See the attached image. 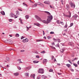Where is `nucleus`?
<instances>
[{"label":"nucleus","instance_id":"28","mask_svg":"<svg viewBox=\"0 0 79 79\" xmlns=\"http://www.w3.org/2000/svg\"><path fill=\"white\" fill-rule=\"evenodd\" d=\"M29 15H27L25 16L26 19H29Z\"/></svg>","mask_w":79,"mask_h":79},{"label":"nucleus","instance_id":"24","mask_svg":"<svg viewBox=\"0 0 79 79\" xmlns=\"http://www.w3.org/2000/svg\"><path fill=\"white\" fill-rule=\"evenodd\" d=\"M55 47H59V48H60V45L59 44H58L56 45Z\"/></svg>","mask_w":79,"mask_h":79},{"label":"nucleus","instance_id":"59","mask_svg":"<svg viewBox=\"0 0 79 79\" xmlns=\"http://www.w3.org/2000/svg\"><path fill=\"white\" fill-rule=\"evenodd\" d=\"M43 35H44L45 34V32H44V31H43Z\"/></svg>","mask_w":79,"mask_h":79},{"label":"nucleus","instance_id":"3","mask_svg":"<svg viewBox=\"0 0 79 79\" xmlns=\"http://www.w3.org/2000/svg\"><path fill=\"white\" fill-rule=\"evenodd\" d=\"M48 18L47 20H52L53 19V16L51 15L48 16Z\"/></svg>","mask_w":79,"mask_h":79},{"label":"nucleus","instance_id":"62","mask_svg":"<svg viewBox=\"0 0 79 79\" xmlns=\"http://www.w3.org/2000/svg\"><path fill=\"white\" fill-rule=\"evenodd\" d=\"M9 36H10V37H12V35H10Z\"/></svg>","mask_w":79,"mask_h":79},{"label":"nucleus","instance_id":"55","mask_svg":"<svg viewBox=\"0 0 79 79\" xmlns=\"http://www.w3.org/2000/svg\"><path fill=\"white\" fill-rule=\"evenodd\" d=\"M48 39H50V36H48Z\"/></svg>","mask_w":79,"mask_h":79},{"label":"nucleus","instance_id":"43","mask_svg":"<svg viewBox=\"0 0 79 79\" xmlns=\"http://www.w3.org/2000/svg\"><path fill=\"white\" fill-rule=\"evenodd\" d=\"M41 41H42V40H36V42H40Z\"/></svg>","mask_w":79,"mask_h":79},{"label":"nucleus","instance_id":"33","mask_svg":"<svg viewBox=\"0 0 79 79\" xmlns=\"http://www.w3.org/2000/svg\"><path fill=\"white\" fill-rule=\"evenodd\" d=\"M77 59H78L77 57H76L74 59H73L72 60V61H75V60H77Z\"/></svg>","mask_w":79,"mask_h":79},{"label":"nucleus","instance_id":"47","mask_svg":"<svg viewBox=\"0 0 79 79\" xmlns=\"http://www.w3.org/2000/svg\"><path fill=\"white\" fill-rule=\"evenodd\" d=\"M21 52H24V50H21L20 51Z\"/></svg>","mask_w":79,"mask_h":79},{"label":"nucleus","instance_id":"26","mask_svg":"<svg viewBox=\"0 0 79 79\" xmlns=\"http://www.w3.org/2000/svg\"><path fill=\"white\" fill-rule=\"evenodd\" d=\"M66 65L67 66H68V68H69V67L71 66V65L69 64H67Z\"/></svg>","mask_w":79,"mask_h":79},{"label":"nucleus","instance_id":"57","mask_svg":"<svg viewBox=\"0 0 79 79\" xmlns=\"http://www.w3.org/2000/svg\"><path fill=\"white\" fill-rule=\"evenodd\" d=\"M14 28H17V27H16V26H15L14 27Z\"/></svg>","mask_w":79,"mask_h":79},{"label":"nucleus","instance_id":"6","mask_svg":"<svg viewBox=\"0 0 79 79\" xmlns=\"http://www.w3.org/2000/svg\"><path fill=\"white\" fill-rule=\"evenodd\" d=\"M35 18H36L37 19H39V20H41V18H40L39 17V16L37 15H35Z\"/></svg>","mask_w":79,"mask_h":79},{"label":"nucleus","instance_id":"32","mask_svg":"<svg viewBox=\"0 0 79 79\" xmlns=\"http://www.w3.org/2000/svg\"><path fill=\"white\" fill-rule=\"evenodd\" d=\"M74 66H75L76 67H77V64L75 63L73 64Z\"/></svg>","mask_w":79,"mask_h":79},{"label":"nucleus","instance_id":"27","mask_svg":"<svg viewBox=\"0 0 79 79\" xmlns=\"http://www.w3.org/2000/svg\"><path fill=\"white\" fill-rule=\"evenodd\" d=\"M20 22L21 24H23V20H20Z\"/></svg>","mask_w":79,"mask_h":79},{"label":"nucleus","instance_id":"39","mask_svg":"<svg viewBox=\"0 0 79 79\" xmlns=\"http://www.w3.org/2000/svg\"><path fill=\"white\" fill-rule=\"evenodd\" d=\"M45 52L44 51H43L41 52V53H45Z\"/></svg>","mask_w":79,"mask_h":79},{"label":"nucleus","instance_id":"30","mask_svg":"<svg viewBox=\"0 0 79 79\" xmlns=\"http://www.w3.org/2000/svg\"><path fill=\"white\" fill-rule=\"evenodd\" d=\"M16 37H19V35L18 34H16L15 35Z\"/></svg>","mask_w":79,"mask_h":79},{"label":"nucleus","instance_id":"35","mask_svg":"<svg viewBox=\"0 0 79 79\" xmlns=\"http://www.w3.org/2000/svg\"><path fill=\"white\" fill-rule=\"evenodd\" d=\"M73 26V23H72L70 24V26L69 27H71Z\"/></svg>","mask_w":79,"mask_h":79},{"label":"nucleus","instance_id":"15","mask_svg":"<svg viewBox=\"0 0 79 79\" xmlns=\"http://www.w3.org/2000/svg\"><path fill=\"white\" fill-rule=\"evenodd\" d=\"M1 13L2 15H5V12L4 11H1Z\"/></svg>","mask_w":79,"mask_h":79},{"label":"nucleus","instance_id":"29","mask_svg":"<svg viewBox=\"0 0 79 79\" xmlns=\"http://www.w3.org/2000/svg\"><path fill=\"white\" fill-rule=\"evenodd\" d=\"M66 6H67V9H69V6L68 5V4L66 5Z\"/></svg>","mask_w":79,"mask_h":79},{"label":"nucleus","instance_id":"37","mask_svg":"<svg viewBox=\"0 0 79 79\" xmlns=\"http://www.w3.org/2000/svg\"><path fill=\"white\" fill-rule=\"evenodd\" d=\"M23 5H26V6H27V4H26V3H25V2H23Z\"/></svg>","mask_w":79,"mask_h":79},{"label":"nucleus","instance_id":"46","mask_svg":"<svg viewBox=\"0 0 79 79\" xmlns=\"http://www.w3.org/2000/svg\"><path fill=\"white\" fill-rule=\"evenodd\" d=\"M27 27V31H29V27Z\"/></svg>","mask_w":79,"mask_h":79},{"label":"nucleus","instance_id":"14","mask_svg":"<svg viewBox=\"0 0 79 79\" xmlns=\"http://www.w3.org/2000/svg\"><path fill=\"white\" fill-rule=\"evenodd\" d=\"M44 3L47 4V5H49L50 4V2L49 1H45L44 2Z\"/></svg>","mask_w":79,"mask_h":79},{"label":"nucleus","instance_id":"51","mask_svg":"<svg viewBox=\"0 0 79 79\" xmlns=\"http://www.w3.org/2000/svg\"><path fill=\"white\" fill-rule=\"evenodd\" d=\"M35 53H37V54H39V52H36Z\"/></svg>","mask_w":79,"mask_h":79},{"label":"nucleus","instance_id":"19","mask_svg":"<svg viewBox=\"0 0 79 79\" xmlns=\"http://www.w3.org/2000/svg\"><path fill=\"white\" fill-rule=\"evenodd\" d=\"M44 12L45 13H46L47 14H48V15H51V14H50V13H49V12H48L45 11Z\"/></svg>","mask_w":79,"mask_h":79},{"label":"nucleus","instance_id":"63","mask_svg":"<svg viewBox=\"0 0 79 79\" xmlns=\"http://www.w3.org/2000/svg\"><path fill=\"white\" fill-rule=\"evenodd\" d=\"M19 11H22V10L21 9H19Z\"/></svg>","mask_w":79,"mask_h":79},{"label":"nucleus","instance_id":"8","mask_svg":"<svg viewBox=\"0 0 79 79\" xmlns=\"http://www.w3.org/2000/svg\"><path fill=\"white\" fill-rule=\"evenodd\" d=\"M53 40H54V41H55L56 42L57 41H58V42H60V39L54 38Z\"/></svg>","mask_w":79,"mask_h":79},{"label":"nucleus","instance_id":"58","mask_svg":"<svg viewBox=\"0 0 79 79\" xmlns=\"http://www.w3.org/2000/svg\"><path fill=\"white\" fill-rule=\"evenodd\" d=\"M7 68H8L9 67H10V66L8 65V64L7 65Z\"/></svg>","mask_w":79,"mask_h":79},{"label":"nucleus","instance_id":"61","mask_svg":"<svg viewBox=\"0 0 79 79\" xmlns=\"http://www.w3.org/2000/svg\"><path fill=\"white\" fill-rule=\"evenodd\" d=\"M57 65H58V66H60L61 65L60 64H57Z\"/></svg>","mask_w":79,"mask_h":79},{"label":"nucleus","instance_id":"10","mask_svg":"<svg viewBox=\"0 0 79 79\" xmlns=\"http://www.w3.org/2000/svg\"><path fill=\"white\" fill-rule=\"evenodd\" d=\"M65 50V48H62V49H61L60 50V52H62V53H63V52H64V50Z\"/></svg>","mask_w":79,"mask_h":79},{"label":"nucleus","instance_id":"56","mask_svg":"<svg viewBox=\"0 0 79 79\" xmlns=\"http://www.w3.org/2000/svg\"><path fill=\"white\" fill-rule=\"evenodd\" d=\"M57 23L58 24H59V23H59V20H57Z\"/></svg>","mask_w":79,"mask_h":79},{"label":"nucleus","instance_id":"36","mask_svg":"<svg viewBox=\"0 0 79 79\" xmlns=\"http://www.w3.org/2000/svg\"><path fill=\"white\" fill-rule=\"evenodd\" d=\"M50 34H55V33H54V32H50Z\"/></svg>","mask_w":79,"mask_h":79},{"label":"nucleus","instance_id":"42","mask_svg":"<svg viewBox=\"0 0 79 79\" xmlns=\"http://www.w3.org/2000/svg\"><path fill=\"white\" fill-rule=\"evenodd\" d=\"M38 4L37 5H40L41 3L40 2H38L37 3Z\"/></svg>","mask_w":79,"mask_h":79},{"label":"nucleus","instance_id":"5","mask_svg":"<svg viewBox=\"0 0 79 79\" xmlns=\"http://www.w3.org/2000/svg\"><path fill=\"white\" fill-rule=\"evenodd\" d=\"M10 17H14L15 18H17V17H16V16L15 15H14V14L11 13L10 14Z\"/></svg>","mask_w":79,"mask_h":79},{"label":"nucleus","instance_id":"1","mask_svg":"<svg viewBox=\"0 0 79 79\" xmlns=\"http://www.w3.org/2000/svg\"><path fill=\"white\" fill-rule=\"evenodd\" d=\"M69 5H70L71 7L73 8H75V6H76L75 4L73 2H71L69 3Z\"/></svg>","mask_w":79,"mask_h":79},{"label":"nucleus","instance_id":"49","mask_svg":"<svg viewBox=\"0 0 79 79\" xmlns=\"http://www.w3.org/2000/svg\"><path fill=\"white\" fill-rule=\"evenodd\" d=\"M58 74L59 75H61V73H58Z\"/></svg>","mask_w":79,"mask_h":79},{"label":"nucleus","instance_id":"13","mask_svg":"<svg viewBox=\"0 0 79 79\" xmlns=\"http://www.w3.org/2000/svg\"><path fill=\"white\" fill-rule=\"evenodd\" d=\"M47 62V60L46 59H44L43 60V63H46V62Z\"/></svg>","mask_w":79,"mask_h":79},{"label":"nucleus","instance_id":"41","mask_svg":"<svg viewBox=\"0 0 79 79\" xmlns=\"http://www.w3.org/2000/svg\"><path fill=\"white\" fill-rule=\"evenodd\" d=\"M53 59H54V56H52V60H53Z\"/></svg>","mask_w":79,"mask_h":79},{"label":"nucleus","instance_id":"48","mask_svg":"<svg viewBox=\"0 0 79 79\" xmlns=\"http://www.w3.org/2000/svg\"><path fill=\"white\" fill-rule=\"evenodd\" d=\"M24 37L23 36H22V37L21 38V39H24Z\"/></svg>","mask_w":79,"mask_h":79},{"label":"nucleus","instance_id":"50","mask_svg":"<svg viewBox=\"0 0 79 79\" xmlns=\"http://www.w3.org/2000/svg\"><path fill=\"white\" fill-rule=\"evenodd\" d=\"M52 45H55V43H52Z\"/></svg>","mask_w":79,"mask_h":79},{"label":"nucleus","instance_id":"38","mask_svg":"<svg viewBox=\"0 0 79 79\" xmlns=\"http://www.w3.org/2000/svg\"><path fill=\"white\" fill-rule=\"evenodd\" d=\"M36 58H39L40 57L39 56H36Z\"/></svg>","mask_w":79,"mask_h":79},{"label":"nucleus","instance_id":"34","mask_svg":"<svg viewBox=\"0 0 79 79\" xmlns=\"http://www.w3.org/2000/svg\"><path fill=\"white\" fill-rule=\"evenodd\" d=\"M53 70L52 69H51L49 70V72H53Z\"/></svg>","mask_w":79,"mask_h":79},{"label":"nucleus","instance_id":"2","mask_svg":"<svg viewBox=\"0 0 79 79\" xmlns=\"http://www.w3.org/2000/svg\"><path fill=\"white\" fill-rule=\"evenodd\" d=\"M39 73L41 74H44V70L42 69H39Z\"/></svg>","mask_w":79,"mask_h":79},{"label":"nucleus","instance_id":"52","mask_svg":"<svg viewBox=\"0 0 79 79\" xmlns=\"http://www.w3.org/2000/svg\"><path fill=\"white\" fill-rule=\"evenodd\" d=\"M9 22H12L13 21V20H9Z\"/></svg>","mask_w":79,"mask_h":79},{"label":"nucleus","instance_id":"12","mask_svg":"<svg viewBox=\"0 0 79 79\" xmlns=\"http://www.w3.org/2000/svg\"><path fill=\"white\" fill-rule=\"evenodd\" d=\"M24 75L26 77H29V73H25Z\"/></svg>","mask_w":79,"mask_h":79},{"label":"nucleus","instance_id":"40","mask_svg":"<svg viewBox=\"0 0 79 79\" xmlns=\"http://www.w3.org/2000/svg\"><path fill=\"white\" fill-rule=\"evenodd\" d=\"M70 70L71 71H72L73 72H74V70L73 69H70Z\"/></svg>","mask_w":79,"mask_h":79},{"label":"nucleus","instance_id":"45","mask_svg":"<svg viewBox=\"0 0 79 79\" xmlns=\"http://www.w3.org/2000/svg\"><path fill=\"white\" fill-rule=\"evenodd\" d=\"M40 6H44V4L41 3L40 4Z\"/></svg>","mask_w":79,"mask_h":79},{"label":"nucleus","instance_id":"21","mask_svg":"<svg viewBox=\"0 0 79 79\" xmlns=\"http://www.w3.org/2000/svg\"><path fill=\"white\" fill-rule=\"evenodd\" d=\"M6 60H7V61H10V59L8 57H6Z\"/></svg>","mask_w":79,"mask_h":79},{"label":"nucleus","instance_id":"54","mask_svg":"<svg viewBox=\"0 0 79 79\" xmlns=\"http://www.w3.org/2000/svg\"><path fill=\"white\" fill-rule=\"evenodd\" d=\"M9 50H15L13 49H10Z\"/></svg>","mask_w":79,"mask_h":79},{"label":"nucleus","instance_id":"7","mask_svg":"<svg viewBox=\"0 0 79 79\" xmlns=\"http://www.w3.org/2000/svg\"><path fill=\"white\" fill-rule=\"evenodd\" d=\"M22 42L24 43L27 42H28V39H27V38H26L25 39L23 40L22 41Z\"/></svg>","mask_w":79,"mask_h":79},{"label":"nucleus","instance_id":"18","mask_svg":"<svg viewBox=\"0 0 79 79\" xmlns=\"http://www.w3.org/2000/svg\"><path fill=\"white\" fill-rule=\"evenodd\" d=\"M37 6V4H34V5H33L32 6V7L33 8H34V7H36V6Z\"/></svg>","mask_w":79,"mask_h":79},{"label":"nucleus","instance_id":"22","mask_svg":"<svg viewBox=\"0 0 79 79\" xmlns=\"http://www.w3.org/2000/svg\"><path fill=\"white\" fill-rule=\"evenodd\" d=\"M39 63V61H36L35 60H34L33 61V63Z\"/></svg>","mask_w":79,"mask_h":79},{"label":"nucleus","instance_id":"31","mask_svg":"<svg viewBox=\"0 0 79 79\" xmlns=\"http://www.w3.org/2000/svg\"><path fill=\"white\" fill-rule=\"evenodd\" d=\"M21 59H18V61H19V63H22V62H21Z\"/></svg>","mask_w":79,"mask_h":79},{"label":"nucleus","instance_id":"16","mask_svg":"<svg viewBox=\"0 0 79 79\" xmlns=\"http://www.w3.org/2000/svg\"><path fill=\"white\" fill-rule=\"evenodd\" d=\"M42 78H43V79H46V78H47V76H45V75H42Z\"/></svg>","mask_w":79,"mask_h":79},{"label":"nucleus","instance_id":"25","mask_svg":"<svg viewBox=\"0 0 79 79\" xmlns=\"http://www.w3.org/2000/svg\"><path fill=\"white\" fill-rule=\"evenodd\" d=\"M40 76H41L40 75H39L37 77V79H40L41 77Z\"/></svg>","mask_w":79,"mask_h":79},{"label":"nucleus","instance_id":"53","mask_svg":"<svg viewBox=\"0 0 79 79\" xmlns=\"http://www.w3.org/2000/svg\"><path fill=\"white\" fill-rule=\"evenodd\" d=\"M67 26H68V25H66L64 27H66H66H67Z\"/></svg>","mask_w":79,"mask_h":79},{"label":"nucleus","instance_id":"20","mask_svg":"<svg viewBox=\"0 0 79 79\" xmlns=\"http://www.w3.org/2000/svg\"><path fill=\"white\" fill-rule=\"evenodd\" d=\"M50 47L51 48H52V49H54L55 50H56V48H55V47L52 46H50Z\"/></svg>","mask_w":79,"mask_h":79},{"label":"nucleus","instance_id":"11","mask_svg":"<svg viewBox=\"0 0 79 79\" xmlns=\"http://www.w3.org/2000/svg\"><path fill=\"white\" fill-rule=\"evenodd\" d=\"M31 77L35 79V74H31Z\"/></svg>","mask_w":79,"mask_h":79},{"label":"nucleus","instance_id":"4","mask_svg":"<svg viewBox=\"0 0 79 79\" xmlns=\"http://www.w3.org/2000/svg\"><path fill=\"white\" fill-rule=\"evenodd\" d=\"M51 21V20H43L42 22L44 23H45L46 24H48L49 23H50V21Z\"/></svg>","mask_w":79,"mask_h":79},{"label":"nucleus","instance_id":"17","mask_svg":"<svg viewBox=\"0 0 79 79\" xmlns=\"http://www.w3.org/2000/svg\"><path fill=\"white\" fill-rule=\"evenodd\" d=\"M16 12H17V13H16V17H18V16H19V15H19V11H16Z\"/></svg>","mask_w":79,"mask_h":79},{"label":"nucleus","instance_id":"64","mask_svg":"<svg viewBox=\"0 0 79 79\" xmlns=\"http://www.w3.org/2000/svg\"><path fill=\"white\" fill-rule=\"evenodd\" d=\"M77 64H79V61H78V62H77Z\"/></svg>","mask_w":79,"mask_h":79},{"label":"nucleus","instance_id":"23","mask_svg":"<svg viewBox=\"0 0 79 79\" xmlns=\"http://www.w3.org/2000/svg\"><path fill=\"white\" fill-rule=\"evenodd\" d=\"M71 13H69V15H67V17H68V18H70V17H71Z\"/></svg>","mask_w":79,"mask_h":79},{"label":"nucleus","instance_id":"60","mask_svg":"<svg viewBox=\"0 0 79 79\" xmlns=\"http://www.w3.org/2000/svg\"><path fill=\"white\" fill-rule=\"evenodd\" d=\"M60 23H61V24H64V23L63 22H60Z\"/></svg>","mask_w":79,"mask_h":79},{"label":"nucleus","instance_id":"44","mask_svg":"<svg viewBox=\"0 0 79 79\" xmlns=\"http://www.w3.org/2000/svg\"><path fill=\"white\" fill-rule=\"evenodd\" d=\"M18 69H19V70H20L21 68V67H18Z\"/></svg>","mask_w":79,"mask_h":79},{"label":"nucleus","instance_id":"9","mask_svg":"<svg viewBox=\"0 0 79 79\" xmlns=\"http://www.w3.org/2000/svg\"><path fill=\"white\" fill-rule=\"evenodd\" d=\"M19 73L18 72H16L15 73H14V75L15 76H18L19 75Z\"/></svg>","mask_w":79,"mask_h":79}]
</instances>
